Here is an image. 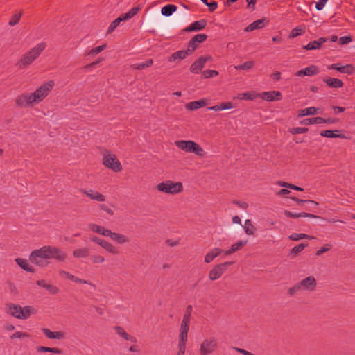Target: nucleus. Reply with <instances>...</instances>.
<instances>
[{
	"mask_svg": "<svg viewBox=\"0 0 355 355\" xmlns=\"http://www.w3.org/2000/svg\"><path fill=\"white\" fill-rule=\"evenodd\" d=\"M100 246L102 247L106 252L112 254H118L117 248L112 243L105 239H103V241L101 242Z\"/></svg>",
	"mask_w": 355,
	"mask_h": 355,
	"instance_id": "nucleus-34",
	"label": "nucleus"
},
{
	"mask_svg": "<svg viewBox=\"0 0 355 355\" xmlns=\"http://www.w3.org/2000/svg\"><path fill=\"white\" fill-rule=\"evenodd\" d=\"M218 349V340L214 336H208L201 341L198 353L200 355H211L215 353Z\"/></svg>",
	"mask_w": 355,
	"mask_h": 355,
	"instance_id": "nucleus-8",
	"label": "nucleus"
},
{
	"mask_svg": "<svg viewBox=\"0 0 355 355\" xmlns=\"http://www.w3.org/2000/svg\"><path fill=\"white\" fill-rule=\"evenodd\" d=\"M330 250V247H329L328 245H324L322 248H320L318 250H317L315 254L317 256L321 255L322 253L326 252Z\"/></svg>",
	"mask_w": 355,
	"mask_h": 355,
	"instance_id": "nucleus-61",
	"label": "nucleus"
},
{
	"mask_svg": "<svg viewBox=\"0 0 355 355\" xmlns=\"http://www.w3.org/2000/svg\"><path fill=\"white\" fill-rule=\"evenodd\" d=\"M222 250L218 248H214L209 250L205 256V262L206 263H211L215 258H216L220 253Z\"/></svg>",
	"mask_w": 355,
	"mask_h": 355,
	"instance_id": "nucleus-27",
	"label": "nucleus"
},
{
	"mask_svg": "<svg viewBox=\"0 0 355 355\" xmlns=\"http://www.w3.org/2000/svg\"><path fill=\"white\" fill-rule=\"evenodd\" d=\"M42 331L44 334V336L49 339H55V340H62L65 338L66 334L64 332L58 331H52L48 328H43Z\"/></svg>",
	"mask_w": 355,
	"mask_h": 355,
	"instance_id": "nucleus-19",
	"label": "nucleus"
},
{
	"mask_svg": "<svg viewBox=\"0 0 355 355\" xmlns=\"http://www.w3.org/2000/svg\"><path fill=\"white\" fill-rule=\"evenodd\" d=\"M234 204L243 210H246L248 208V204L245 201L236 200L234 201Z\"/></svg>",
	"mask_w": 355,
	"mask_h": 355,
	"instance_id": "nucleus-55",
	"label": "nucleus"
},
{
	"mask_svg": "<svg viewBox=\"0 0 355 355\" xmlns=\"http://www.w3.org/2000/svg\"><path fill=\"white\" fill-rule=\"evenodd\" d=\"M323 121V118L318 116L314 118L305 119L300 122L302 125H311V124H320Z\"/></svg>",
	"mask_w": 355,
	"mask_h": 355,
	"instance_id": "nucleus-41",
	"label": "nucleus"
},
{
	"mask_svg": "<svg viewBox=\"0 0 355 355\" xmlns=\"http://www.w3.org/2000/svg\"><path fill=\"white\" fill-rule=\"evenodd\" d=\"M243 228L245 231V233L248 236H253L256 232V227L252 224V221L250 219H246L244 222V225Z\"/></svg>",
	"mask_w": 355,
	"mask_h": 355,
	"instance_id": "nucleus-35",
	"label": "nucleus"
},
{
	"mask_svg": "<svg viewBox=\"0 0 355 355\" xmlns=\"http://www.w3.org/2000/svg\"><path fill=\"white\" fill-rule=\"evenodd\" d=\"M352 41V38L351 36H343L340 37L339 43L342 45L347 44Z\"/></svg>",
	"mask_w": 355,
	"mask_h": 355,
	"instance_id": "nucleus-58",
	"label": "nucleus"
},
{
	"mask_svg": "<svg viewBox=\"0 0 355 355\" xmlns=\"http://www.w3.org/2000/svg\"><path fill=\"white\" fill-rule=\"evenodd\" d=\"M323 82L331 88H340L343 86V82L338 78H327L323 79Z\"/></svg>",
	"mask_w": 355,
	"mask_h": 355,
	"instance_id": "nucleus-26",
	"label": "nucleus"
},
{
	"mask_svg": "<svg viewBox=\"0 0 355 355\" xmlns=\"http://www.w3.org/2000/svg\"><path fill=\"white\" fill-rule=\"evenodd\" d=\"M340 130H324L320 132V135L322 137H327V138H342V139H347L345 135L343 134H338Z\"/></svg>",
	"mask_w": 355,
	"mask_h": 355,
	"instance_id": "nucleus-29",
	"label": "nucleus"
},
{
	"mask_svg": "<svg viewBox=\"0 0 355 355\" xmlns=\"http://www.w3.org/2000/svg\"><path fill=\"white\" fill-rule=\"evenodd\" d=\"M320 72L317 66L312 64L301 70L297 71L295 75L298 77L313 76L318 74Z\"/></svg>",
	"mask_w": 355,
	"mask_h": 355,
	"instance_id": "nucleus-15",
	"label": "nucleus"
},
{
	"mask_svg": "<svg viewBox=\"0 0 355 355\" xmlns=\"http://www.w3.org/2000/svg\"><path fill=\"white\" fill-rule=\"evenodd\" d=\"M46 46V44L44 42L35 45L21 57L17 63V67L20 69H26L29 67L43 52Z\"/></svg>",
	"mask_w": 355,
	"mask_h": 355,
	"instance_id": "nucleus-4",
	"label": "nucleus"
},
{
	"mask_svg": "<svg viewBox=\"0 0 355 355\" xmlns=\"http://www.w3.org/2000/svg\"><path fill=\"white\" fill-rule=\"evenodd\" d=\"M73 282L77 283V284H88L91 286H92L93 288H96V286L95 284H94L92 282H89V281H87V280H85V279H80L78 277H74V279H73Z\"/></svg>",
	"mask_w": 355,
	"mask_h": 355,
	"instance_id": "nucleus-52",
	"label": "nucleus"
},
{
	"mask_svg": "<svg viewBox=\"0 0 355 355\" xmlns=\"http://www.w3.org/2000/svg\"><path fill=\"white\" fill-rule=\"evenodd\" d=\"M89 255V249L86 247L78 248L73 251V256L75 258H85Z\"/></svg>",
	"mask_w": 355,
	"mask_h": 355,
	"instance_id": "nucleus-39",
	"label": "nucleus"
},
{
	"mask_svg": "<svg viewBox=\"0 0 355 355\" xmlns=\"http://www.w3.org/2000/svg\"><path fill=\"white\" fill-rule=\"evenodd\" d=\"M82 193L89 197L90 199L98 201V202H104L105 201V196L99 193L97 191L88 189V190H82Z\"/></svg>",
	"mask_w": 355,
	"mask_h": 355,
	"instance_id": "nucleus-21",
	"label": "nucleus"
},
{
	"mask_svg": "<svg viewBox=\"0 0 355 355\" xmlns=\"http://www.w3.org/2000/svg\"><path fill=\"white\" fill-rule=\"evenodd\" d=\"M308 238H309V236H308L307 234H305L293 233L289 236V239L292 241H299L302 239H308Z\"/></svg>",
	"mask_w": 355,
	"mask_h": 355,
	"instance_id": "nucleus-48",
	"label": "nucleus"
},
{
	"mask_svg": "<svg viewBox=\"0 0 355 355\" xmlns=\"http://www.w3.org/2000/svg\"><path fill=\"white\" fill-rule=\"evenodd\" d=\"M54 86V80H50L42 83L33 92L21 93L16 97L15 105L21 108L33 107L42 103L49 95Z\"/></svg>",
	"mask_w": 355,
	"mask_h": 355,
	"instance_id": "nucleus-1",
	"label": "nucleus"
},
{
	"mask_svg": "<svg viewBox=\"0 0 355 355\" xmlns=\"http://www.w3.org/2000/svg\"><path fill=\"white\" fill-rule=\"evenodd\" d=\"M207 38L206 34L200 33L193 37L189 41L187 49L189 53H193L199 46L200 44L205 42Z\"/></svg>",
	"mask_w": 355,
	"mask_h": 355,
	"instance_id": "nucleus-13",
	"label": "nucleus"
},
{
	"mask_svg": "<svg viewBox=\"0 0 355 355\" xmlns=\"http://www.w3.org/2000/svg\"><path fill=\"white\" fill-rule=\"evenodd\" d=\"M177 6L173 4H168L162 8L161 12L166 17L171 16L174 12L177 10Z\"/></svg>",
	"mask_w": 355,
	"mask_h": 355,
	"instance_id": "nucleus-40",
	"label": "nucleus"
},
{
	"mask_svg": "<svg viewBox=\"0 0 355 355\" xmlns=\"http://www.w3.org/2000/svg\"><path fill=\"white\" fill-rule=\"evenodd\" d=\"M191 306H189L183 315L179 331L189 332L191 320Z\"/></svg>",
	"mask_w": 355,
	"mask_h": 355,
	"instance_id": "nucleus-16",
	"label": "nucleus"
},
{
	"mask_svg": "<svg viewBox=\"0 0 355 355\" xmlns=\"http://www.w3.org/2000/svg\"><path fill=\"white\" fill-rule=\"evenodd\" d=\"M220 106L221 110H229V109H232L234 107V105H233L232 103H231V102L222 103L220 104Z\"/></svg>",
	"mask_w": 355,
	"mask_h": 355,
	"instance_id": "nucleus-59",
	"label": "nucleus"
},
{
	"mask_svg": "<svg viewBox=\"0 0 355 355\" xmlns=\"http://www.w3.org/2000/svg\"><path fill=\"white\" fill-rule=\"evenodd\" d=\"M328 0H318V1L315 4V8L318 10H321Z\"/></svg>",
	"mask_w": 355,
	"mask_h": 355,
	"instance_id": "nucleus-60",
	"label": "nucleus"
},
{
	"mask_svg": "<svg viewBox=\"0 0 355 355\" xmlns=\"http://www.w3.org/2000/svg\"><path fill=\"white\" fill-rule=\"evenodd\" d=\"M139 8L137 7H134L131 8L127 13L121 14L119 17L115 19L109 26L107 29V33H112L116 28L119 25L121 21H125L129 19H131L135 15L137 14Z\"/></svg>",
	"mask_w": 355,
	"mask_h": 355,
	"instance_id": "nucleus-9",
	"label": "nucleus"
},
{
	"mask_svg": "<svg viewBox=\"0 0 355 355\" xmlns=\"http://www.w3.org/2000/svg\"><path fill=\"white\" fill-rule=\"evenodd\" d=\"M206 6H208V8L211 12H213L217 8L218 3L216 1H211L209 3L208 2Z\"/></svg>",
	"mask_w": 355,
	"mask_h": 355,
	"instance_id": "nucleus-62",
	"label": "nucleus"
},
{
	"mask_svg": "<svg viewBox=\"0 0 355 355\" xmlns=\"http://www.w3.org/2000/svg\"><path fill=\"white\" fill-rule=\"evenodd\" d=\"M212 60L210 55L201 56L192 63L190 67V71L194 74L199 73L208 61Z\"/></svg>",
	"mask_w": 355,
	"mask_h": 355,
	"instance_id": "nucleus-11",
	"label": "nucleus"
},
{
	"mask_svg": "<svg viewBox=\"0 0 355 355\" xmlns=\"http://www.w3.org/2000/svg\"><path fill=\"white\" fill-rule=\"evenodd\" d=\"M327 41L326 37H320L317 40L311 41L307 45L304 46V49L307 51L317 50L320 49L322 45Z\"/></svg>",
	"mask_w": 355,
	"mask_h": 355,
	"instance_id": "nucleus-23",
	"label": "nucleus"
},
{
	"mask_svg": "<svg viewBox=\"0 0 355 355\" xmlns=\"http://www.w3.org/2000/svg\"><path fill=\"white\" fill-rule=\"evenodd\" d=\"M328 69L336 70L340 73L346 74H352L355 71V67L352 64H346L345 66H340L338 63H334L327 67Z\"/></svg>",
	"mask_w": 355,
	"mask_h": 355,
	"instance_id": "nucleus-14",
	"label": "nucleus"
},
{
	"mask_svg": "<svg viewBox=\"0 0 355 355\" xmlns=\"http://www.w3.org/2000/svg\"><path fill=\"white\" fill-rule=\"evenodd\" d=\"M207 105V101L205 99H200L199 101H191L185 105V108L187 110H196L199 108L203 107Z\"/></svg>",
	"mask_w": 355,
	"mask_h": 355,
	"instance_id": "nucleus-25",
	"label": "nucleus"
},
{
	"mask_svg": "<svg viewBox=\"0 0 355 355\" xmlns=\"http://www.w3.org/2000/svg\"><path fill=\"white\" fill-rule=\"evenodd\" d=\"M318 112V109L315 107H309L300 110L298 112L297 117L301 118L305 116L314 115Z\"/></svg>",
	"mask_w": 355,
	"mask_h": 355,
	"instance_id": "nucleus-37",
	"label": "nucleus"
},
{
	"mask_svg": "<svg viewBox=\"0 0 355 355\" xmlns=\"http://www.w3.org/2000/svg\"><path fill=\"white\" fill-rule=\"evenodd\" d=\"M21 15H22L21 12H16V13H15L12 16L11 19H10L8 24L10 26H11L17 25L19 23V19H20Z\"/></svg>",
	"mask_w": 355,
	"mask_h": 355,
	"instance_id": "nucleus-43",
	"label": "nucleus"
},
{
	"mask_svg": "<svg viewBox=\"0 0 355 355\" xmlns=\"http://www.w3.org/2000/svg\"><path fill=\"white\" fill-rule=\"evenodd\" d=\"M91 260L93 263H98V264L103 263L105 261L104 257H103L100 254H95V255L92 256Z\"/></svg>",
	"mask_w": 355,
	"mask_h": 355,
	"instance_id": "nucleus-50",
	"label": "nucleus"
},
{
	"mask_svg": "<svg viewBox=\"0 0 355 355\" xmlns=\"http://www.w3.org/2000/svg\"><path fill=\"white\" fill-rule=\"evenodd\" d=\"M174 144L178 149L187 153H193L200 157H203L206 155L203 148L193 140H176Z\"/></svg>",
	"mask_w": 355,
	"mask_h": 355,
	"instance_id": "nucleus-5",
	"label": "nucleus"
},
{
	"mask_svg": "<svg viewBox=\"0 0 355 355\" xmlns=\"http://www.w3.org/2000/svg\"><path fill=\"white\" fill-rule=\"evenodd\" d=\"M266 26L265 19H260L253 21L252 24L248 25L245 28V32H250L256 29H261Z\"/></svg>",
	"mask_w": 355,
	"mask_h": 355,
	"instance_id": "nucleus-30",
	"label": "nucleus"
},
{
	"mask_svg": "<svg viewBox=\"0 0 355 355\" xmlns=\"http://www.w3.org/2000/svg\"><path fill=\"white\" fill-rule=\"evenodd\" d=\"M188 333L189 332L179 331L178 347L187 348Z\"/></svg>",
	"mask_w": 355,
	"mask_h": 355,
	"instance_id": "nucleus-38",
	"label": "nucleus"
},
{
	"mask_svg": "<svg viewBox=\"0 0 355 355\" xmlns=\"http://www.w3.org/2000/svg\"><path fill=\"white\" fill-rule=\"evenodd\" d=\"M259 96V93H257L255 92H247L244 93L239 94L236 98L239 100H254L256 98Z\"/></svg>",
	"mask_w": 355,
	"mask_h": 355,
	"instance_id": "nucleus-36",
	"label": "nucleus"
},
{
	"mask_svg": "<svg viewBox=\"0 0 355 355\" xmlns=\"http://www.w3.org/2000/svg\"><path fill=\"white\" fill-rule=\"evenodd\" d=\"M114 329L115 330L116 333L124 340L132 343H137V338L135 336L128 334L122 327L116 326L114 327Z\"/></svg>",
	"mask_w": 355,
	"mask_h": 355,
	"instance_id": "nucleus-22",
	"label": "nucleus"
},
{
	"mask_svg": "<svg viewBox=\"0 0 355 355\" xmlns=\"http://www.w3.org/2000/svg\"><path fill=\"white\" fill-rule=\"evenodd\" d=\"M106 48V44H103V45H101V46H96L95 48H93L92 49H91L88 53H87V55H96L99 53H101V51H103V50H105Z\"/></svg>",
	"mask_w": 355,
	"mask_h": 355,
	"instance_id": "nucleus-46",
	"label": "nucleus"
},
{
	"mask_svg": "<svg viewBox=\"0 0 355 355\" xmlns=\"http://www.w3.org/2000/svg\"><path fill=\"white\" fill-rule=\"evenodd\" d=\"M302 291H313L316 288V280L313 276H309L298 282Z\"/></svg>",
	"mask_w": 355,
	"mask_h": 355,
	"instance_id": "nucleus-12",
	"label": "nucleus"
},
{
	"mask_svg": "<svg viewBox=\"0 0 355 355\" xmlns=\"http://www.w3.org/2000/svg\"><path fill=\"white\" fill-rule=\"evenodd\" d=\"M207 25V21L205 19L196 21L191 24L186 30L187 31H197L203 29Z\"/></svg>",
	"mask_w": 355,
	"mask_h": 355,
	"instance_id": "nucleus-28",
	"label": "nucleus"
},
{
	"mask_svg": "<svg viewBox=\"0 0 355 355\" xmlns=\"http://www.w3.org/2000/svg\"><path fill=\"white\" fill-rule=\"evenodd\" d=\"M59 275L60 277L67 278L71 281H73L75 277L74 275L70 274L69 272H67L65 270H60Z\"/></svg>",
	"mask_w": 355,
	"mask_h": 355,
	"instance_id": "nucleus-56",
	"label": "nucleus"
},
{
	"mask_svg": "<svg viewBox=\"0 0 355 355\" xmlns=\"http://www.w3.org/2000/svg\"><path fill=\"white\" fill-rule=\"evenodd\" d=\"M15 261L17 263V265L19 267H21L23 270H24L27 272H34L33 267L32 266H31V264L29 263V262L27 259H22V258H17L15 259Z\"/></svg>",
	"mask_w": 355,
	"mask_h": 355,
	"instance_id": "nucleus-32",
	"label": "nucleus"
},
{
	"mask_svg": "<svg viewBox=\"0 0 355 355\" xmlns=\"http://www.w3.org/2000/svg\"><path fill=\"white\" fill-rule=\"evenodd\" d=\"M108 237L119 245H124L130 242V239L128 236L112 231H110Z\"/></svg>",
	"mask_w": 355,
	"mask_h": 355,
	"instance_id": "nucleus-18",
	"label": "nucleus"
},
{
	"mask_svg": "<svg viewBox=\"0 0 355 355\" xmlns=\"http://www.w3.org/2000/svg\"><path fill=\"white\" fill-rule=\"evenodd\" d=\"M254 66L253 61H248L240 65L235 66L234 68L239 70H248L252 69Z\"/></svg>",
	"mask_w": 355,
	"mask_h": 355,
	"instance_id": "nucleus-42",
	"label": "nucleus"
},
{
	"mask_svg": "<svg viewBox=\"0 0 355 355\" xmlns=\"http://www.w3.org/2000/svg\"><path fill=\"white\" fill-rule=\"evenodd\" d=\"M202 77L205 79L217 76L218 72L216 70H205L202 73Z\"/></svg>",
	"mask_w": 355,
	"mask_h": 355,
	"instance_id": "nucleus-45",
	"label": "nucleus"
},
{
	"mask_svg": "<svg viewBox=\"0 0 355 355\" xmlns=\"http://www.w3.org/2000/svg\"><path fill=\"white\" fill-rule=\"evenodd\" d=\"M305 248V245L302 243H300L291 249V253L295 256L297 253L302 252Z\"/></svg>",
	"mask_w": 355,
	"mask_h": 355,
	"instance_id": "nucleus-51",
	"label": "nucleus"
},
{
	"mask_svg": "<svg viewBox=\"0 0 355 355\" xmlns=\"http://www.w3.org/2000/svg\"><path fill=\"white\" fill-rule=\"evenodd\" d=\"M188 51V49L187 51H178L175 53H173L170 58H168V61L170 62H175L176 60H183L189 54H190Z\"/></svg>",
	"mask_w": 355,
	"mask_h": 355,
	"instance_id": "nucleus-33",
	"label": "nucleus"
},
{
	"mask_svg": "<svg viewBox=\"0 0 355 355\" xmlns=\"http://www.w3.org/2000/svg\"><path fill=\"white\" fill-rule=\"evenodd\" d=\"M299 291H302L300 289V287L298 283H297L296 284H295L292 287L289 288L288 292L290 295H295L296 293H297Z\"/></svg>",
	"mask_w": 355,
	"mask_h": 355,
	"instance_id": "nucleus-54",
	"label": "nucleus"
},
{
	"mask_svg": "<svg viewBox=\"0 0 355 355\" xmlns=\"http://www.w3.org/2000/svg\"><path fill=\"white\" fill-rule=\"evenodd\" d=\"M304 32V28L301 27L294 28L289 34V38H295L299 35H301Z\"/></svg>",
	"mask_w": 355,
	"mask_h": 355,
	"instance_id": "nucleus-44",
	"label": "nucleus"
},
{
	"mask_svg": "<svg viewBox=\"0 0 355 355\" xmlns=\"http://www.w3.org/2000/svg\"><path fill=\"white\" fill-rule=\"evenodd\" d=\"M36 284L40 286L46 288L52 295H56L59 293V288L51 284H48L45 280L40 279L36 282Z\"/></svg>",
	"mask_w": 355,
	"mask_h": 355,
	"instance_id": "nucleus-24",
	"label": "nucleus"
},
{
	"mask_svg": "<svg viewBox=\"0 0 355 355\" xmlns=\"http://www.w3.org/2000/svg\"><path fill=\"white\" fill-rule=\"evenodd\" d=\"M99 209L101 210L104 211L105 212H106L107 214H109L110 216H112L114 214V211L106 205H103V204L100 205Z\"/></svg>",
	"mask_w": 355,
	"mask_h": 355,
	"instance_id": "nucleus-57",
	"label": "nucleus"
},
{
	"mask_svg": "<svg viewBox=\"0 0 355 355\" xmlns=\"http://www.w3.org/2000/svg\"><path fill=\"white\" fill-rule=\"evenodd\" d=\"M67 257V252L61 248L53 245H44L32 251L29 256V260L37 266L46 267L49 264L47 261L49 259L64 262Z\"/></svg>",
	"mask_w": 355,
	"mask_h": 355,
	"instance_id": "nucleus-2",
	"label": "nucleus"
},
{
	"mask_svg": "<svg viewBox=\"0 0 355 355\" xmlns=\"http://www.w3.org/2000/svg\"><path fill=\"white\" fill-rule=\"evenodd\" d=\"M28 337L29 334L26 332L23 331H17L10 336L11 339H21Z\"/></svg>",
	"mask_w": 355,
	"mask_h": 355,
	"instance_id": "nucleus-47",
	"label": "nucleus"
},
{
	"mask_svg": "<svg viewBox=\"0 0 355 355\" xmlns=\"http://www.w3.org/2000/svg\"><path fill=\"white\" fill-rule=\"evenodd\" d=\"M291 199L294 201H295L297 205H302V204L305 203V202H309V203H312V204H314L315 206H318V203L314 200H300V199H298L297 198H295V197H293L291 198Z\"/></svg>",
	"mask_w": 355,
	"mask_h": 355,
	"instance_id": "nucleus-53",
	"label": "nucleus"
},
{
	"mask_svg": "<svg viewBox=\"0 0 355 355\" xmlns=\"http://www.w3.org/2000/svg\"><path fill=\"white\" fill-rule=\"evenodd\" d=\"M307 128H303V127H297V128H293L289 130L290 133L292 135H297V134H302L305 133L308 131Z\"/></svg>",
	"mask_w": 355,
	"mask_h": 355,
	"instance_id": "nucleus-49",
	"label": "nucleus"
},
{
	"mask_svg": "<svg viewBox=\"0 0 355 355\" xmlns=\"http://www.w3.org/2000/svg\"><path fill=\"white\" fill-rule=\"evenodd\" d=\"M102 163L105 167L114 173L121 172L123 169L121 163L117 159L116 155L107 149H104L102 151Z\"/></svg>",
	"mask_w": 355,
	"mask_h": 355,
	"instance_id": "nucleus-6",
	"label": "nucleus"
},
{
	"mask_svg": "<svg viewBox=\"0 0 355 355\" xmlns=\"http://www.w3.org/2000/svg\"><path fill=\"white\" fill-rule=\"evenodd\" d=\"M5 308L8 315L19 320H26L31 315L37 313V309L31 306L22 307L17 304L8 303L6 304Z\"/></svg>",
	"mask_w": 355,
	"mask_h": 355,
	"instance_id": "nucleus-3",
	"label": "nucleus"
},
{
	"mask_svg": "<svg viewBox=\"0 0 355 355\" xmlns=\"http://www.w3.org/2000/svg\"><path fill=\"white\" fill-rule=\"evenodd\" d=\"M247 242L248 241L245 240V241H239L233 243L231 245L230 248L224 252V254L225 256H227V255L231 254L236 252L237 250L241 249L244 245H245L247 244Z\"/></svg>",
	"mask_w": 355,
	"mask_h": 355,
	"instance_id": "nucleus-31",
	"label": "nucleus"
},
{
	"mask_svg": "<svg viewBox=\"0 0 355 355\" xmlns=\"http://www.w3.org/2000/svg\"><path fill=\"white\" fill-rule=\"evenodd\" d=\"M233 262L225 261L214 266L209 272L208 277L211 281L220 279L226 271L227 267L232 265Z\"/></svg>",
	"mask_w": 355,
	"mask_h": 355,
	"instance_id": "nucleus-10",
	"label": "nucleus"
},
{
	"mask_svg": "<svg viewBox=\"0 0 355 355\" xmlns=\"http://www.w3.org/2000/svg\"><path fill=\"white\" fill-rule=\"evenodd\" d=\"M88 229L94 233H96V234L104 236H107V237L111 231L110 230L107 229L102 225H97L95 223H89Z\"/></svg>",
	"mask_w": 355,
	"mask_h": 355,
	"instance_id": "nucleus-20",
	"label": "nucleus"
},
{
	"mask_svg": "<svg viewBox=\"0 0 355 355\" xmlns=\"http://www.w3.org/2000/svg\"><path fill=\"white\" fill-rule=\"evenodd\" d=\"M282 93L279 91L263 92L259 94V96L262 99L269 102L277 101L282 99Z\"/></svg>",
	"mask_w": 355,
	"mask_h": 355,
	"instance_id": "nucleus-17",
	"label": "nucleus"
},
{
	"mask_svg": "<svg viewBox=\"0 0 355 355\" xmlns=\"http://www.w3.org/2000/svg\"><path fill=\"white\" fill-rule=\"evenodd\" d=\"M158 191L168 195H177L182 192L183 184L181 182L165 180L157 184Z\"/></svg>",
	"mask_w": 355,
	"mask_h": 355,
	"instance_id": "nucleus-7",
	"label": "nucleus"
},
{
	"mask_svg": "<svg viewBox=\"0 0 355 355\" xmlns=\"http://www.w3.org/2000/svg\"><path fill=\"white\" fill-rule=\"evenodd\" d=\"M284 214L285 216H286L288 218H298V213H293V212L289 211L288 210H285L284 211Z\"/></svg>",
	"mask_w": 355,
	"mask_h": 355,
	"instance_id": "nucleus-63",
	"label": "nucleus"
},
{
	"mask_svg": "<svg viewBox=\"0 0 355 355\" xmlns=\"http://www.w3.org/2000/svg\"><path fill=\"white\" fill-rule=\"evenodd\" d=\"M131 68H132L133 69H137V70H142V69H145L146 67H145L144 63L141 62V63H136V64H132Z\"/></svg>",
	"mask_w": 355,
	"mask_h": 355,
	"instance_id": "nucleus-64",
	"label": "nucleus"
}]
</instances>
